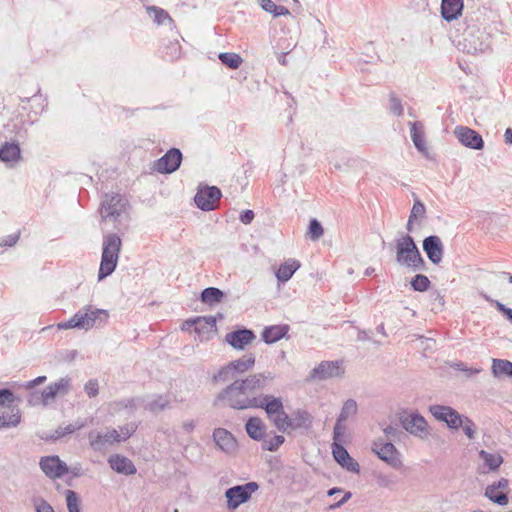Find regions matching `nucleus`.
Here are the masks:
<instances>
[{"label": "nucleus", "mask_w": 512, "mask_h": 512, "mask_svg": "<svg viewBox=\"0 0 512 512\" xmlns=\"http://www.w3.org/2000/svg\"><path fill=\"white\" fill-rule=\"evenodd\" d=\"M182 162V153L177 148H171L162 155V173L175 172Z\"/></svg>", "instance_id": "obj_24"}, {"label": "nucleus", "mask_w": 512, "mask_h": 512, "mask_svg": "<svg viewBox=\"0 0 512 512\" xmlns=\"http://www.w3.org/2000/svg\"><path fill=\"white\" fill-rule=\"evenodd\" d=\"M403 428L411 435L422 440L428 439L429 430L425 418L419 413H410L400 418Z\"/></svg>", "instance_id": "obj_9"}, {"label": "nucleus", "mask_w": 512, "mask_h": 512, "mask_svg": "<svg viewBox=\"0 0 512 512\" xmlns=\"http://www.w3.org/2000/svg\"><path fill=\"white\" fill-rule=\"evenodd\" d=\"M42 396V392H32L27 397V402L30 406H37V405H43L47 406L48 404H45L44 397Z\"/></svg>", "instance_id": "obj_51"}, {"label": "nucleus", "mask_w": 512, "mask_h": 512, "mask_svg": "<svg viewBox=\"0 0 512 512\" xmlns=\"http://www.w3.org/2000/svg\"><path fill=\"white\" fill-rule=\"evenodd\" d=\"M508 480L501 479L489 485L485 490V496L492 502L504 506L508 503L507 491Z\"/></svg>", "instance_id": "obj_21"}, {"label": "nucleus", "mask_w": 512, "mask_h": 512, "mask_svg": "<svg viewBox=\"0 0 512 512\" xmlns=\"http://www.w3.org/2000/svg\"><path fill=\"white\" fill-rule=\"evenodd\" d=\"M423 250L433 264L438 265L442 261L444 247L440 237L435 235L426 237L423 240Z\"/></svg>", "instance_id": "obj_18"}, {"label": "nucleus", "mask_w": 512, "mask_h": 512, "mask_svg": "<svg viewBox=\"0 0 512 512\" xmlns=\"http://www.w3.org/2000/svg\"><path fill=\"white\" fill-rule=\"evenodd\" d=\"M39 466L42 472L50 479H59L68 473V465L58 455L43 456Z\"/></svg>", "instance_id": "obj_10"}, {"label": "nucleus", "mask_w": 512, "mask_h": 512, "mask_svg": "<svg viewBox=\"0 0 512 512\" xmlns=\"http://www.w3.org/2000/svg\"><path fill=\"white\" fill-rule=\"evenodd\" d=\"M108 318L109 314L107 310L86 305L78 310L69 320L60 322L57 327L60 330L72 328L89 330L94 326H102L106 324Z\"/></svg>", "instance_id": "obj_1"}, {"label": "nucleus", "mask_w": 512, "mask_h": 512, "mask_svg": "<svg viewBox=\"0 0 512 512\" xmlns=\"http://www.w3.org/2000/svg\"><path fill=\"white\" fill-rule=\"evenodd\" d=\"M219 60L231 69H237L243 62L241 56L236 53L225 52L219 54Z\"/></svg>", "instance_id": "obj_38"}, {"label": "nucleus", "mask_w": 512, "mask_h": 512, "mask_svg": "<svg viewBox=\"0 0 512 512\" xmlns=\"http://www.w3.org/2000/svg\"><path fill=\"white\" fill-rule=\"evenodd\" d=\"M20 147L17 143H5L0 148V160L3 162H13L20 159Z\"/></svg>", "instance_id": "obj_32"}, {"label": "nucleus", "mask_w": 512, "mask_h": 512, "mask_svg": "<svg viewBox=\"0 0 512 512\" xmlns=\"http://www.w3.org/2000/svg\"><path fill=\"white\" fill-rule=\"evenodd\" d=\"M219 399L234 409L254 408L258 404L257 397L251 396L240 380H235L219 394Z\"/></svg>", "instance_id": "obj_4"}, {"label": "nucleus", "mask_w": 512, "mask_h": 512, "mask_svg": "<svg viewBox=\"0 0 512 512\" xmlns=\"http://www.w3.org/2000/svg\"><path fill=\"white\" fill-rule=\"evenodd\" d=\"M193 328L199 342L211 340L217 333L216 319L213 316L196 317L186 320L182 325V330L191 331Z\"/></svg>", "instance_id": "obj_6"}, {"label": "nucleus", "mask_w": 512, "mask_h": 512, "mask_svg": "<svg viewBox=\"0 0 512 512\" xmlns=\"http://www.w3.org/2000/svg\"><path fill=\"white\" fill-rule=\"evenodd\" d=\"M85 425H86V423L84 420L78 419L73 424H68L65 427H59L55 431L56 437L60 438V437H64L65 435L72 434L75 431L82 429Z\"/></svg>", "instance_id": "obj_40"}, {"label": "nucleus", "mask_w": 512, "mask_h": 512, "mask_svg": "<svg viewBox=\"0 0 512 512\" xmlns=\"http://www.w3.org/2000/svg\"><path fill=\"white\" fill-rule=\"evenodd\" d=\"M117 437H118L117 429H111L105 433H102V432H99L96 430H91L88 433V441H89L90 447L96 452H102L105 450V448L107 446L117 443V440H118Z\"/></svg>", "instance_id": "obj_13"}, {"label": "nucleus", "mask_w": 512, "mask_h": 512, "mask_svg": "<svg viewBox=\"0 0 512 512\" xmlns=\"http://www.w3.org/2000/svg\"><path fill=\"white\" fill-rule=\"evenodd\" d=\"M479 457L483 460L486 466L489 467L490 470H497L500 465L503 463V458L500 454L489 453L485 450H481L479 452Z\"/></svg>", "instance_id": "obj_35"}, {"label": "nucleus", "mask_w": 512, "mask_h": 512, "mask_svg": "<svg viewBox=\"0 0 512 512\" xmlns=\"http://www.w3.org/2000/svg\"><path fill=\"white\" fill-rule=\"evenodd\" d=\"M138 400L135 398L125 399L117 402V406L119 409H127L130 412H133L137 407Z\"/></svg>", "instance_id": "obj_52"}, {"label": "nucleus", "mask_w": 512, "mask_h": 512, "mask_svg": "<svg viewBox=\"0 0 512 512\" xmlns=\"http://www.w3.org/2000/svg\"><path fill=\"white\" fill-rule=\"evenodd\" d=\"M396 261L400 266L420 270L424 265V260L410 235H406L397 240L396 243Z\"/></svg>", "instance_id": "obj_3"}, {"label": "nucleus", "mask_w": 512, "mask_h": 512, "mask_svg": "<svg viewBox=\"0 0 512 512\" xmlns=\"http://www.w3.org/2000/svg\"><path fill=\"white\" fill-rule=\"evenodd\" d=\"M269 419L274 423L277 429L282 432L287 431L288 428L294 427L292 420L289 418L284 409L281 410V412L270 416Z\"/></svg>", "instance_id": "obj_36"}, {"label": "nucleus", "mask_w": 512, "mask_h": 512, "mask_svg": "<svg viewBox=\"0 0 512 512\" xmlns=\"http://www.w3.org/2000/svg\"><path fill=\"white\" fill-rule=\"evenodd\" d=\"M41 397H44V400H45V404H50L51 402H53L55 400V398L57 397L53 387L51 386V384H49L43 391H42V396Z\"/></svg>", "instance_id": "obj_54"}, {"label": "nucleus", "mask_w": 512, "mask_h": 512, "mask_svg": "<svg viewBox=\"0 0 512 512\" xmlns=\"http://www.w3.org/2000/svg\"><path fill=\"white\" fill-rule=\"evenodd\" d=\"M430 285V280L427 276L422 274H417L412 280H411V286L415 291L424 292L428 289Z\"/></svg>", "instance_id": "obj_43"}, {"label": "nucleus", "mask_w": 512, "mask_h": 512, "mask_svg": "<svg viewBox=\"0 0 512 512\" xmlns=\"http://www.w3.org/2000/svg\"><path fill=\"white\" fill-rule=\"evenodd\" d=\"M121 245V239L116 234L112 233L104 237L101 262L98 271L99 281L105 279L115 271Z\"/></svg>", "instance_id": "obj_2"}, {"label": "nucleus", "mask_w": 512, "mask_h": 512, "mask_svg": "<svg viewBox=\"0 0 512 512\" xmlns=\"http://www.w3.org/2000/svg\"><path fill=\"white\" fill-rule=\"evenodd\" d=\"M358 413V405L355 400L348 399L346 400L341 408V411L337 417L339 421L346 422L350 418H353Z\"/></svg>", "instance_id": "obj_33"}, {"label": "nucleus", "mask_w": 512, "mask_h": 512, "mask_svg": "<svg viewBox=\"0 0 512 512\" xmlns=\"http://www.w3.org/2000/svg\"><path fill=\"white\" fill-rule=\"evenodd\" d=\"M18 239L19 233L10 234L0 240V247H11L17 243ZM0 253H2V251H0Z\"/></svg>", "instance_id": "obj_53"}, {"label": "nucleus", "mask_w": 512, "mask_h": 512, "mask_svg": "<svg viewBox=\"0 0 512 512\" xmlns=\"http://www.w3.org/2000/svg\"><path fill=\"white\" fill-rule=\"evenodd\" d=\"M454 134L456 135L459 142H461L466 147L476 150L483 148L484 142L481 135L468 127H456Z\"/></svg>", "instance_id": "obj_19"}, {"label": "nucleus", "mask_w": 512, "mask_h": 512, "mask_svg": "<svg viewBox=\"0 0 512 512\" xmlns=\"http://www.w3.org/2000/svg\"><path fill=\"white\" fill-rule=\"evenodd\" d=\"M410 134L415 147L419 152L427 153V144L424 137V126L420 122H410Z\"/></svg>", "instance_id": "obj_27"}, {"label": "nucleus", "mask_w": 512, "mask_h": 512, "mask_svg": "<svg viewBox=\"0 0 512 512\" xmlns=\"http://www.w3.org/2000/svg\"><path fill=\"white\" fill-rule=\"evenodd\" d=\"M46 379H47V378H46V376H38V377H36L35 379H33V380H31V381H28V382L24 385V387H25L26 389H32V388H34L35 386H37V385H40V384L44 383V382L46 381Z\"/></svg>", "instance_id": "obj_59"}, {"label": "nucleus", "mask_w": 512, "mask_h": 512, "mask_svg": "<svg viewBox=\"0 0 512 512\" xmlns=\"http://www.w3.org/2000/svg\"><path fill=\"white\" fill-rule=\"evenodd\" d=\"M455 368L457 370H460V371H463V372H466L467 374L469 375H476V374H479L481 372V369L480 368H473V367H467L464 363L460 362V363H457L455 364Z\"/></svg>", "instance_id": "obj_56"}, {"label": "nucleus", "mask_w": 512, "mask_h": 512, "mask_svg": "<svg viewBox=\"0 0 512 512\" xmlns=\"http://www.w3.org/2000/svg\"><path fill=\"white\" fill-rule=\"evenodd\" d=\"M334 459L348 471L359 473V464L349 455L347 450L339 443L332 444Z\"/></svg>", "instance_id": "obj_23"}, {"label": "nucleus", "mask_w": 512, "mask_h": 512, "mask_svg": "<svg viewBox=\"0 0 512 512\" xmlns=\"http://www.w3.org/2000/svg\"><path fill=\"white\" fill-rule=\"evenodd\" d=\"M256 482H248L244 485H237L226 490L227 507L229 510L237 509L241 504L247 502L252 493L258 490Z\"/></svg>", "instance_id": "obj_8"}, {"label": "nucleus", "mask_w": 512, "mask_h": 512, "mask_svg": "<svg viewBox=\"0 0 512 512\" xmlns=\"http://www.w3.org/2000/svg\"><path fill=\"white\" fill-rule=\"evenodd\" d=\"M84 390L89 398H94L99 394V384L96 379H90L84 385Z\"/></svg>", "instance_id": "obj_49"}, {"label": "nucleus", "mask_w": 512, "mask_h": 512, "mask_svg": "<svg viewBox=\"0 0 512 512\" xmlns=\"http://www.w3.org/2000/svg\"><path fill=\"white\" fill-rule=\"evenodd\" d=\"M371 449L382 461L393 469L398 470L402 468L403 462L401 460V454L390 441L376 439L373 441Z\"/></svg>", "instance_id": "obj_7"}, {"label": "nucleus", "mask_w": 512, "mask_h": 512, "mask_svg": "<svg viewBox=\"0 0 512 512\" xmlns=\"http://www.w3.org/2000/svg\"><path fill=\"white\" fill-rule=\"evenodd\" d=\"M14 401L15 395L10 389H0V406L9 408Z\"/></svg>", "instance_id": "obj_47"}, {"label": "nucleus", "mask_w": 512, "mask_h": 512, "mask_svg": "<svg viewBox=\"0 0 512 512\" xmlns=\"http://www.w3.org/2000/svg\"><path fill=\"white\" fill-rule=\"evenodd\" d=\"M68 473H71L73 477H81L84 475L83 469L80 464L69 467Z\"/></svg>", "instance_id": "obj_63"}, {"label": "nucleus", "mask_w": 512, "mask_h": 512, "mask_svg": "<svg viewBox=\"0 0 512 512\" xmlns=\"http://www.w3.org/2000/svg\"><path fill=\"white\" fill-rule=\"evenodd\" d=\"M21 422L20 410L17 407H13L9 412L0 411V429L16 427Z\"/></svg>", "instance_id": "obj_29"}, {"label": "nucleus", "mask_w": 512, "mask_h": 512, "mask_svg": "<svg viewBox=\"0 0 512 512\" xmlns=\"http://www.w3.org/2000/svg\"><path fill=\"white\" fill-rule=\"evenodd\" d=\"M463 0H442L441 13L445 20L452 21L461 15Z\"/></svg>", "instance_id": "obj_26"}, {"label": "nucleus", "mask_w": 512, "mask_h": 512, "mask_svg": "<svg viewBox=\"0 0 512 512\" xmlns=\"http://www.w3.org/2000/svg\"><path fill=\"white\" fill-rule=\"evenodd\" d=\"M344 373L342 363L339 361H322L311 372L313 380H327L330 378L340 377Z\"/></svg>", "instance_id": "obj_14"}, {"label": "nucleus", "mask_w": 512, "mask_h": 512, "mask_svg": "<svg viewBox=\"0 0 512 512\" xmlns=\"http://www.w3.org/2000/svg\"><path fill=\"white\" fill-rule=\"evenodd\" d=\"M284 436L282 435H275L268 438H263V449L268 451H276L280 445L284 443Z\"/></svg>", "instance_id": "obj_42"}, {"label": "nucleus", "mask_w": 512, "mask_h": 512, "mask_svg": "<svg viewBox=\"0 0 512 512\" xmlns=\"http://www.w3.org/2000/svg\"><path fill=\"white\" fill-rule=\"evenodd\" d=\"M126 200L120 194L106 195L102 202V215L104 218L116 220L125 207Z\"/></svg>", "instance_id": "obj_17"}, {"label": "nucleus", "mask_w": 512, "mask_h": 512, "mask_svg": "<svg viewBox=\"0 0 512 512\" xmlns=\"http://www.w3.org/2000/svg\"><path fill=\"white\" fill-rule=\"evenodd\" d=\"M429 412L436 420L445 422L450 429L457 430L461 427L463 415L450 406L434 404L429 407Z\"/></svg>", "instance_id": "obj_11"}, {"label": "nucleus", "mask_w": 512, "mask_h": 512, "mask_svg": "<svg viewBox=\"0 0 512 512\" xmlns=\"http://www.w3.org/2000/svg\"><path fill=\"white\" fill-rule=\"evenodd\" d=\"M254 219V212L252 210H245L240 215V221L244 224H249Z\"/></svg>", "instance_id": "obj_60"}, {"label": "nucleus", "mask_w": 512, "mask_h": 512, "mask_svg": "<svg viewBox=\"0 0 512 512\" xmlns=\"http://www.w3.org/2000/svg\"><path fill=\"white\" fill-rule=\"evenodd\" d=\"M57 396H65L71 389V379L69 377H62L54 383H50Z\"/></svg>", "instance_id": "obj_39"}, {"label": "nucleus", "mask_w": 512, "mask_h": 512, "mask_svg": "<svg viewBox=\"0 0 512 512\" xmlns=\"http://www.w3.org/2000/svg\"><path fill=\"white\" fill-rule=\"evenodd\" d=\"M246 432L254 440H263L265 434V425L258 417L250 418L246 423Z\"/></svg>", "instance_id": "obj_30"}, {"label": "nucleus", "mask_w": 512, "mask_h": 512, "mask_svg": "<svg viewBox=\"0 0 512 512\" xmlns=\"http://www.w3.org/2000/svg\"><path fill=\"white\" fill-rule=\"evenodd\" d=\"M274 374L266 371L261 373L251 374L245 379L240 380L244 386V390H247L251 396L257 391L263 390L267 384L274 380Z\"/></svg>", "instance_id": "obj_15"}, {"label": "nucleus", "mask_w": 512, "mask_h": 512, "mask_svg": "<svg viewBox=\"0 0 512 512\" xmlns=\"http://www.w3.org/2000/svg\"><path fill=\"white\" fill-rule=\"evenodd\" d=\"M383 432H384V434H385V436L387 437L388 440L396 439L398 434L400 433L398 428H396V427H394L392 425L386 426L383 429Z\"/></svg>", "instance_id": "obj_57"}, {"label": "nucleus", "mask_w": 512, "mask_h": 512, "mask_svg": "<svg viewBox=\"0 0 512 512\" xmlns=\"http://www.w3.org/2000/svg\"><path fill=\"white\" fill-rule=\"evenodd\" d=\"M323 233H324V230H323V227L321 226V224L319 223V221L316 219H312L309 224V230H308L309 237L312 240L316 241L323 236Z\"/></svg>", "instance_id": "obj_45"}, {"label": "nucleus", "mask_w": 512, "mask_h": 512, "mask_svg": "<svg viewBox=\"0 0 512 512\" xmlns=\"http://www.w3.org/2000/svg\"><path fill=\"white\" fill-rule=\"evenodd\" d=\"M255 356L252 353L243 355L241 358L229 362L222 367L215 375L217 382H227L234 379L238 374H243L255 365Z\"/></svg>", "instance_id": "obj_5"}, {"label": "nucleus", "mask_w": 512, "mask_h": 512, "mask_svg": "<svg viewBox=\"0 0 512 512\" xmlns=\"http://www.w3.org/2000/svg\"><path fill=\"white\" fill-rule=\"evenodd\" d=\"M491 372L495 378L512 377V362L505 359H492Z\"/></svg>", "instance_id": "obj_31"}, {"label": "nucleus", "mask_w": 512, "mask_h": 512, "mask_svg": "<svg viewBox=\"0 0 512 512\" xmlns=\"http://www.w3.org/2000/svg\"><path fill=\"white\" fill-rule=\"evenodd\" d=\"M425 214V206L422 202L416 201L412 207L410 214V222H413L414 219L423 218Z\"/></svg>", "instance_id": "obj_50"}, {"label": "nucleus", "mask_w": 512, "mask_h": 512, "mask_svg": "<svg viewBox=\"0 0 512 512\" xmlns=\"http://www.w3.org/2000/svg\"><path fill=\"white\" fill-rule=\"evenodd\" d=\"M377 484L381 487H388L390 485V480L386 475H378L377 476Z\"/></svg>", "instance_id": "obj_64"}, {"label": "nucleus", "mask_w": 512, "mask_h": 512, "mask_svg": "<svg viewBox=\"0 0 512 512\" xmlns=\"http://www.w3.org/2000/svg\"><path fill=\"white\" fill-rule=\"evenodd\" d=\"M260 4L266 12L274 14L277 5L272 0H260Z\"/></svg>", "instance_id": "obj_58"}, {"label": "nucleus", "mask_w": 512, "mask_h": 512, "mask_svg": "<svg viewBox=\"0 0 512 512\" xmlns=\"http://www.w3.org/2000/svg\"><path fill=\"white\" fill-rule=\"evenodd\" d=\"M301 264L296 259H288L280 265L276 272V278L279 282L285 283L291 279L293 274L300 268Z\"/></svg>", "instance_id": "obj_28"}, {"label": "nucleus", "mask_w": 512, "mask_h": 512, "mask_svg": "<svg viewBox=\"0 0 512 512\" xmlns=\"http://www.w3.org/2000/svg\"><path fill=\"white\" fill-rule=\"evenodd\" d=\"M110 468L118 474L134 475L137 469L134 463L126 456L120 454H113L108 458Z\"/></svg>", "instance_id": "obj_22"}, {"label": "nucleus", "mask_w": 512, "mask_h": 512, "mask_svg": "<svg viewBox=\"0 0 512 512\" xmlns=\"http://www.w3.org/2000/svg\"><path fill=\"white\" fill-rule=\"evenodd\" d=\"M223 296L224 294L220 289L215 287H209L202 291L201 300L206 304L212 305L220 302Z\"/></svg>", "instance_id": "obj_37"}, {"label": "nucleus", "mask_w": 512, "mask_h": 512, "mask_svg": "<svg viewBox=\"0 0 512 512\" xmlns=\"http://www.w3.org/2000/svg\"><path fill=\"white\" fill-rule=\"evenodd\" d=\"M213 440L218 449L226 454H234L238 449L237 440L224 428H216L213 431Z\"/></svg>", "instance_id": "obj_16"}, {"label": "nucleus", "mask_w": 512, "mask_h": 512, "mask_svg": "<svg viewBox=\"0 0 512 512\" xmlns=\"http://www.w3.org/2000/svg\"><path fill=\"white\" fill-rule=\"evenodd\" d=\"M345 422L336 420V423L334 425L333 429V443H339L343 441V437L345 435L346 427L344 425Z\"/></svg>", "instance_id": "obj_48"}, {"label": "nucleus", "mask_w": 512, "mask_h": 512, "mask_svg": "<svg viewBox=\"0 0 512 512\" xmlns=\"http://www.w3.org/2000/svg\"><path fill=\"white\" fill-rule=\"evenodd\" d=\"M221 198V191L215 186L200 187L194 197L195 204L203 211H210L216 208Z\"/></svg>", "instance_id": "obj_12"}, {"label": "nucleus", "mask_w": 512, "mask_h": 512, "mask_svg": "<svg viewBox=\"0 0 512 512\" xmlns=\"http://www.w3.org/2000/svg\"><path fill=\"white\" fill-rule=\"evenodd\" d=\"M36 512H54V509L48 502L42 500L36 506Z\"/></svg>", "instance_id": "obj_61"}, {"label": "nucleus", "mask_w": 512, "mask_h": 512, "mask_svg": "<svg viewBox=\"0 0 512 512\" xmlns=\"http://www.w3.org/2000/svg\"><path fill=\"white\" fill-rule=\"evenodd\" d=\"M286 333V328L283 326H272L266 328L262 333V339L268 343H274L280 340Z\"/></svg>", "instance_id": "obj_34"}, {"label": "nucleus", "mask_w": 512, "mask_h": 512, "mask_svg": "<svg viewBox=\"0 0 512 512\" xmlns=\"http://www.w3.org/2000/svg\"><path fill=\"white\" fill-rule=\"evenodd\" d=\"M461 427L463 428V432L469 439H474L476 437V425L475 423L468 417L463 416L461 419Z\"/></svg>", "instance_id": "obj_46"}, {"label": "nucleus", "mask_w": 512, "mask_h": 512, "mask_svg": "<svg viewBox=\"0 0 512 512\" xmlns=\"http://www.w3.org/2000/svg\"><path fill=\"white\" fill-rule=\"evenodd\" d=\"M65 495L68 512H81L77 493L73 490H66Z\"/></svg>", "instance_id": "obj_41"}, {"label": "nucleus", "mask_w": 512, "mask_h": 512, "mask_svg": "<svg viewBox=\"0 0 512 512\" xmlns=\"http://www.w3.org/2000/svg\"><path fill=\"white\" fill-rule=\"evenodd\" d=\"M255 338L256 336L251 330L241 329L227 333L225 336V341L233 348L243 350L246 348V346L250 345L255 340Z\"/></svg>", "instance_id": "obj_20"}, {"label": "nucleus", "mask_w": 512, "mask_h": 512, "mask_svg": "<svg viewBox=\"0 0 512 512\" xmlns=\"http://www.w3.org/2000/svg\"><path fill=\"white\" fill-rule=\"evenodd\" d=\"M390 110L395 115H401L403 113V107L399 99L391 97L390 99Z\"/></svg>", "instance_id": "obj_55"}, {"label": "nucleus", "mask_w": 512, "mask_h": 512, "mask_svg": "<svg viewBox=\"0 0 512 512\" xmlns=\"http://www.w3.org/2000/svg\"><path fill=\"white\" fill-rule=\"evenodd\" d=\"M137 426L134 423H128L119 427L117 443L122 442L130 438L136 431Z\"/></svg>", "instance_id": "obj_44"}, {"label": "nucleus", "mask_w": 512, "mask_h": 512, "mask_svg": "<svg viewBox=\"0 0 512 512\" xmlns=\"http://www.w3.org/2000/svg\"><path fill=\"white\" fill-rule=\"evenodd\" d=\"M146 11L154 14V22L160 24V8L157 6H146Z\"/></svg>", "instance_id": "obj_62"}, {"label": "nucleus", "mask_w": 512, "mask_h": 512, "mask_svg": "<svg viewBox=\"0 0 512 512\" xmlns=\"http://www.w3.org/2000/svg\"><path fill=\"white\" fill-rule=\"evenodd\" d=\"M257 402L258 405L255 408H264L268 417L277 414L284 409L281 399L272 395H265L257 398Z\"/></svg>", "instance_id": "obj_25"}]
</instances>
